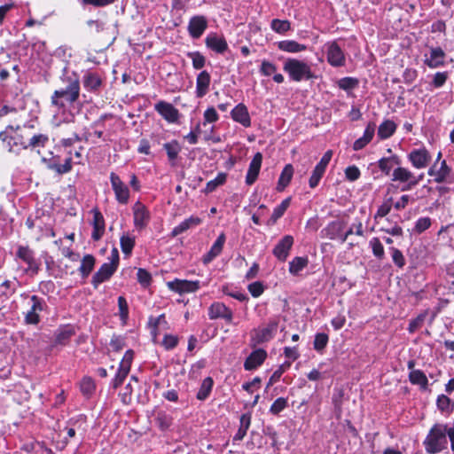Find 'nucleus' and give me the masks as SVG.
<instances>
[{
    "mask_svg": "<svg viewBox=\"0 0 454 454\" xmlns=\"http://www.w3.org/2000/svg\"><path fill=\"white\" fill-rule=\"evenodd\" d=\"M62 86L56 90L51 97V103L59 109L66 108L67 105H73L80 96V81L74 74H63L60 77Z\"/></svg>",
    "mask_w": 454,
    "mask_h": 454,
    "instance_id": "obj_1",
    "label": "nucleus"
},
{
    "mask_svg": "<svg viewBox=\"0 0 454 454\" xmlns=\"http://www.w3.org/2000/svg\"><path fill=\"white\" fill-rule=\"evenodd\" d=\"M27 131L28 128L26 126L8 125L4 130L0 132V140L8 152L19 154L27 149V137H29Z\"/></svg>",
    "mask_w": 454,
    "mask_h": 454,
    "instance_id": "obj_2",
    "label": "nucleus"
},
{
    "mask_svg": "<svg viewBox=\"0 0 454 454\" xmlns=\"http://www.w3.org/2000/svg\"><path fill=\"white\" fill-rule=\"evenodd\" d=\"M448 430V426L444 424H435L432 427L423 442L427 453L436 454L447 449Z\"/></svg>",
    "mask_w": 454,
    "mask_h": 454,
    "instance_id": "obj_3",
    "label": "nucleus"
},
{
    "mask_svg": "<svg viewBox=\"0 0 454 454\" xmlns=\"http://www.w3.org/2000/svg\"><path fill=\"white\" fill-rule=\"evenodd\" d=\"M283 70L288 74L290 79L294 82L315 78L310 66L307 62L297 59H286L283 66Z\"/></svg>",
    "mask_w": 454,
    "mask_h": 454,
    "instance_id": "obj_4",
    "label": "nucleus"
},
{
    "mask_svg": "<svg viewBox=\"0 0 454 454\" xmlns=\"http://www.w3.org/2000/svg\"><path fill=\"white\" fill-rule=\"evenodd\" d=\"M16 257L23 261L27 264V272H31L33 275H36L40 270V263L35 258V253L27 246H19Z\"/></svg>",
    "mask_w": 454,
    "mask_h": 454,
    "instance_id": "obj_5",
    "label": "nucleus"
},
{
    "mask_svg": "<svg viewBox=\"0 0 454 454\" xmlns=\"http://www.w3.org/2000/svg\"><path fill=\"white\" fill-rule=\"evenodd\" d=\"M277 328L278 323L272 321L264 328L253 330L251 333L252 346H256L271 340Z\"/></svg>",
    "mask_w": 454,
    "mask_h": 454,
    "instance_id": "obj_6",
    "label": "nucleus"
},
{
    "mask_svg": "<svg viewBox=\"0 0 454 454\" xmlns=\"http://www.w3.org/2000/svg\"><path fill=\"white\" fill-rule=\"evenodd\" d=\"M110 181L118 202L127 204L129 199V190L128 186L121 180L120 176L114 172L110 175Z\"/></svg>",
    "mask_w": 454,
    "mask_h": 454,
    "instance_id": "obj_7",
    "label": "nucleus"
},
{
    "mask_svg": "<svg viewBox=\"0 0 454 454\" xmlns=\"http://www.w3.org/2000/svg\"><path fill=\"white\" fill-rule=\"evenodd\" d=\"M207 27V20L203 15L192 17L188 24V32L193 39L200 38Z\"/></svg>",
    "mask_w": 454,
    "mask_h": 454,
    "instance_id": "obj_8",
    "label": "nucleus"
},
{
    "mask_svg": "<svg viewBox=\"0 0 454 454\" xmlns=\"http://www.w3.org/2000/svg\"><path fill=\"white\" fill-rule=\"evenodd\" d=\"M408 160L414 168H424L429 164L431 155L426 148L414 149L408 154Z\"/></svg>",
    "mask_w": 454,
    "mask_h": 454,
    "instance_id": "obj_9",
    "label": "nucleus"
},
{
    "mask_svg": "<svg viewBox=\"0 0 454 454\" xmlns=\"http://www.w3.org/2000/svg\"><path fill=\"white\" fill-rule=\"evenodd\" d=\"M168 287L180 294L195 292L200 288V281H189L176 278L167 283Z\"/></svg>",
    "mask_w": 454,
    "mask_h": 454,
    "instance_id": "obj_10",
    "label": "nucleus"
},
{
    "mask_svg": "<svg viewBox=\"0 0 454 454\" xmlns=\"http://www.w3.org/2000/svg\"><path fill=\"white\" fill-rule=\"evenodd\" d=\"M208 316L210 319L223 318L228 323H231L233 314L231 309L222 302H214L208 308Z\"/></svg>",
    "mask_w": 454,
    "mask_h": 454,
    "instance_id": "obj_11",
    "label": "nucleus"
},
{
    "mask_svg": "<svg viewBox=\"0 0 454 454\" xmlns=\"http://www.w3.org/2000/svg\"><path fill=\"white\" fill-rule=\"evenodd\" d=\"M293 245L294 238L291 235H286L278 242L272 253L279 261L285 262Z\"/></svg>",
    "mask_w": 454,
    "mask_h": 454,
    "instance_id": "obj_12",
    "label": "nucleus"
},
{
    "mask_svg": "<svg viewBox=\"0 0 454 454\" xmlns=\"http://www.w3.org/2000/svg\"><path fill=\"white\" fill-rule=\"evenodd\" d=\"M133 215L135 226L140 230L144 229L150 220V213L145 206L137 201L133 206Z\"/></svg>",
    "mask_w": 454,
    "mask_h": 454,
    "instance_id": "obj_13",
    "label": "nucleus"
},
{
    "mask_svg": "<svg viewBox=\"0 0 454 454\" xmlns=\"http://www.w3.org/2000/svg\"><path fill=\"white\" fill-rule=\"evenodd\" d=\"M327 60L333 67H342L345 64L344 53L336 42L327 45Z\"/></svg>",
    "mask_w": 454,
    "mask_h": 454,
    "instance_id": "obj_14",
    "label": "nucleus"
},
{
    "mask_svg": "<svg viewBox=\"0 0 454 454\" xmlns=\"http://www.w3.org/2000/svg\"><path fill=\"white\" fill-rule=\"evenodd\" d=\"M155 110L168 122H176L179 111L170 103L160 101L155 105Z\"/></svg>",
    "mask_w": 454,
    "mask_h": 454,
    "instance_id": "obj_15",
    "label": "nucleus"
},
{
    "mask_svg": "<svg viewBox=\"0 0 454 454\" xmlns=\"http://www.w3.org/2000/svg\"><path fill=\"white\" fill-rule=\"evenodd\" d=\"M116 270L117 269L110 263H104L92 277L91 284L94 288H98L101 283L108 280Z\"/></svg>",
    "mask_w": 454,
    "mask_h": 454,
    "instance_id": "obj_16",
    "label": "nucleus"
},
{
    "mask_svg": "<svg viewBox=\"0 0 454 454\" xmlns=\"http://www.w3.org/2000/svg\"><path fill=\"white\" fill-rule=\"evenodd\" d=\"M267 357V352L262 348L254 350L246 359L244 368L247 371H252L263 364Z\"/></svg>",
    "mask_w": 454,
    "mask_h": 454,
    "instance_id": "obj_17",
    "label": "nucleus"
},
{
    "mask_svg": "<svg viewBox=\"0 0 454 454\" xmlns=\"http://www.w3.org/2000/svg\"><path fill=\"white\" fill-rule=\"evenodd\" d=\"M262 161V155L261 153H256L253 157L246 176V184L252 185L257 179Z\"/></svg>",
    "mask_w": 454,
    "mask_h": 454,
    "instance_id": "obj_18",
    "label": "nucleus"
},
{
    "mask_svg": "<svg viewBox=\"0 0 454 454\" xmlns=\"http://www.w3.org/2000/svg\"><path fill=\"white\" fill-rule=\"evenodd\" d=\"M205 43L207 48L220 54L223 53L228 49L226 40L223 36L217 35L215 33L207 35L205 39Z\"/></svg>",
    "mask_w": 454,
    "mask_h": 454,
    "instance_id": "obj_19",
    "label": "nucleus"
},
{
    "mask_svg": "<svg viewBox=\"0 0 454 454\" xmlns=\"http://www.w3.org/2000/svg\"><path fill=\"white\" fill-rule=\"evenodd\" d=\"M225 240L226 237L223 232L218 236L210 250L203 256L202 262L204 264H208L222 253Z\"/></svg>",
    "mask_w": 454,
    "mask_h": 454,
    "instance_id": "obj_20",
    "label": "nucleus"
},
{
    "mask_svg": "<svg viewBox=\"0 0 454 454\" xmlns=\"http://www.w3.org/2000/svg\"><path fill=\"white\" fill-rule=\"evenodd\" d=\"M211 76L206 70L201 71L196 79V96L203 98L209 90Z\"/></svg>",
    "mask_w": 454,
    "mask_h": 454,
    "instance_id": "obj_21",
    "label": "nucleus"
},
{
    "mask_svg": "<svg viewBox=\"0 0 454 454\" xmlns=\"http://www.w3.org/2000/svg\"><path fill=\"white\" fill-rule=\"evenodd\" d=\"M93 231L91 238L94 240H99L105 231V220L103 215L97 209H93Z\"/></svg>",
    "mask_w": 454,
    "mask_h": 454,
    "instance_id": "obj_22",
    "label": "nucleus"
},
{
    "mask_svg": "<svg viewBox=\"0 0 454 454\" xmlns=\"http://www.w3.org/2000/svg\"><path fill=\"white\" fill-rule=\"evenodd\" d=\"M232 119L242 124L244 127H249L251 125L250 116L247 108L243 104H239L231 111Z\"/></svg>",
    "mask_w": 454,
    "mask_h": 454,
    "instance_id": "obj_23",
    "label": "nucleus"
},
{
    "mask_svg": "<svg viewBox=\"0 0 454 454\" xmlns=\"http://www.w3.org/2000/svg\"><path fill=\"white\" fill-rule=\"evenodd\" d=\"M445 53L441 47L430 49V57L426 59L425 63L431 68H436L443 65Z\"/></svg>",
    "mask_w": 454,
    "mask_h": 454,
    "instance_id": "obj_24",
    "label": "nucleus"
},
{
    "mask_svg": "<svg viewBox=\"0 0 454 454\" xmlns=\"http://www.w3.org/2000/svg\"><path fill=\"white\" fill-rule=\"evenodd\" d=\"M401 160L397 155L390 157H383L378 161L379 168L387 176H388L395 166H399Z\"/></svg>",
    "mask_w": 454,
    "mask_h": 454,
    "instance_id": "obj_25",
    "label": "nucleus"
},
{
    "mask_svg": "<svg viewBox=\"0 0 454 454\" xmlns=\"http://www.w3.org/2000/svg\"><path fill=\"white\" fill-rule=\"evenodd\" d=\"M47 168L54 170L59 175L68 173L72 169V158H67L64 164H60L56 159H52L47 162Z\"/></svg>",
    "mask_w": 454,
    "mask_h": 454,
    "instance_id": "obj_26",
    "label": "nucleus"
},
{
    "mask_svg": "<svg viewBox=\"0 0 454 454\" xmlns=\"http://www.w3.org/2000/svg\"><path fill=\"white\" fill-rule=\"evenodd\" d=\"M277 46L280 51L290 53L301 52L307 49V46L305 44L299 43L294 40L280 41L277 43Z\"/></svg>",
    "mask_w": 454,
    "mask_h": 454,
    "instance_id": "obj_27",
    "label": "nucleus"
},
{
    "mask_svg": "<svg viewBox=\"0 0 454 454\" xmlns=\"http://www.w3.org/2000/svg\"><path fill=\"white\" fill-rule=\"evenodd\" d=\"M411 178H413V173L403 167L395 168L392 174V181H398L404 184H410Z\"/></svg>",
    "mask_w": 454,
    "mask_h": 454,
    "instance_id": "obj_28",
    "label": "nucleus"
},
{
    "mask_svg": "<svg viewBox=\"0 0 454 454\" xmlns=\"http://www.w3.org/2000/svg\"><path fill=\"white\" fill-rule=\"evenodd\" d=\"M409 380L413 385H419L422 390H427L428 380L426 374L420 370H412L409 373Z\"/></svg>",
    "mask_w": 454,
    "mask_h": 454,
    "instance_id": "obj_29",
    "label": "nucleus"
},
{
    "mask_svg": "<svg viewBox=\"0 0 454 454\" xmlns=\"http://www.w3.org/2000/svg\"><path fill=\"white\" fill-rule=\"evenodd\" d=\"M74 333L75 332L73 326L66 325L57 331L55 342L59 345H66Z\"/></svg>",
    "mask_w": 454,
    "mask_h": 454,
    "instance_id": "obj_30",
    "label": "nucleus"
},
{
    "mask_svg": "<svg viewBox=\"0 0 454 454\" xmlns=\"http://www.w3.org/2000/svg\"><path fill=\"white\" fill-rule=\"evenodd\" d=\"M83 86L91 91H96L102 85V80L98 74L95 73H88L83 76Z\"/></svg>",
    "mask_w": 454,
    "mask_h": 454,
    "instance_id": "obj_31",
    "label": "nucleus"
},
{
    "mask_svg": "<svg viewBox=\"0 0 454 454\" xmlns=\"http://www.w3.org/2000/svg\"><path fill=\"white\" fill-rule=\"evenodd\" d=\"M163 148L167 153L168 160L174 165L179 153L182 150L180 144L177 140H172L170 142L165 143L163 145Z\"/></svg>",
    "mask_w": 454,
    "mask_h": 454,
    "instance_id": "obj_32",
    "label": "nucleus"
},
{
    "mask_svg": "<svg viewBox=\"0 0 454 454\" xmlns=\"http://www.w3.org/2000/svg\"><path fill=\"white\" fill-rule=\"evenodd\" d=\"M293 166L291 164L286 165L278 182L277 190L278 192H282L289 184L293 177Z\"/></svg>",
    "mask_w": 454,
    "mask_h": 454,
    "instance_id": "obj_33",
    "label": "nucleus"
},
{
    "mask_svg": "<svg viewBox=\"0 0 454 454\" xmlns=\"http://www.w3.org/2000/svg\"><path fill=\"white\" fill-rule=\"evenodd\" d=\"M291 203V198L288 197L285 199L280 205L274 208L273 213L269 219L267 224L273 225L277 223V221L283 216L288 207Z\"/></svg>",
    "mask_w": 454,
    "mask_h": 454,
    "instance_id": "obj_34",
    "label": "nucleus"
},
{
    "mask_svg": "<svg viewBox=\"0 0 454 454\" xmlns=\"http://www.w3.org/2000/svg\"><path fill=\"white\" fill-rule=\"evenodd\" d=\"M96 259L91 254H86L82 260V263L79 267V271L82 278H86L91 273L94 269Z\"/></svg>",
    "mask_w": 454,
    "mask_h": 454,
    "instance_id": "obj_35",
    "label": "nucleus"
},
{
    "mask_svg": "<svg viewBox=\"0 0 454 454\" xmlns=\"http://www.w3.org/2000/svg\"><path fill=\"white\" fill-rule=\"evenodd\" d=\"M200 223V219L199 217L191 216L184 221H183L180 224L176 226L172 231V236L176 237L180 235L181 233L186 231L192 226L199 225Z\"/></svg>",
    "mask_w": 454,
    "mask_h": 454,
    "instance_id": "obj_36",
    "label": "nucleus"
},
{
    "mask_svg": "<svg viewBox=\"0 0 454 454\" xmlns=\"http://www.w3.org/2000/svg\"><path fill=\"white\" fill-rule=\"evenodd\" d=\"M395 123L393 121L387 120L379 126L378 136L381 139H387L395 133Z\"/></svg>",
    "mask_w": 454,
    "mask_h": 454,
    "instance_id": "obj_37",
    "label": "nucleus"
},
{
    "mask_svg": "<svg viewBox=\"0 0 454 454\" xmlns=\"http://www.w3.org/2000/svg\"><path fill=\"white\" fill-rule=\"evenodd\" d=\"M437 408L447 414H450L454 410V402L445 395H440L436 400Z\"/></svg>",
    "mask_w": 454,
    "mask_h": 454,
    "instance_id": "obj_38",
    "label": "nucleus"
},
{
    "mask_svg": "<svg viewBox=\"0 0 454 454\" xmlns=\"http://www.w3.org/2000/svg\"><path fill=\"white\" fill-rule=\"evenodd\" d=\"M309 263L307 257H294L289 262V272L294 276L298 275Z\"/></svg>",
    "mask_w": 454,
    "mask_h": 454,
    "instance_id": "obj_39",
    "label": "nucleus"
},
{
    "mask_svg": "<svg viewBox=\"0 0 454 454\" xmlns=\"http://www.w3.org/2000/svg\"><path fill=\"white\" fill-rule=\"evenodd\" d=\"M213 385H214V381L211 377L205 378L201 383V386H200L198 393H197V395H196L197 398L200 401L206 400L208 397V395L212 390Z\"/></svg>",
    "mask_w": 454,
    "mask_h": 454,
    "instance_id": "obj_40",
    "label": "nucleus"
},
{
    "mask_svg": "<svg viewBox=\"0 0 454 454\" xmlns=\"http://www.w3.org/2000/svg\"><path fill=\"white\" fill-rule=\"evenodd\" d=\"M345 227L344 223L334 221L332 222L325 229L326 236L330 239H334L343 231Z\"/></svg>",
    "mask_w": 454,
    "mask_h": 454,
    "instance_id": "obj_41",
    "label": "nucleus"
},
{
    "mask_svg": "<svg viewBox=\"0 0 454 454\" xmlns=\"http://www.w3.org/2000/svg\"><path fill=\"white\" fill-rule=\"evenodd\" d=\"M172 417L164 411H159L155 418L156 425L162 431L168 429L172 425Z\"/></svg>",
    "mask_w": 454,
    "mask_h": 454,
    "instance_id": "obj_42",
    "label": "nucleus"
},
{
    "mask_svg": "<svg viewBox=\"0 0 454 454\" xmlns=\"http://www.w3.org/2000/svg\"><path fill=\"white\" fill-rule=\"evenodd\" d=\"M86 422V417L84 415H80L77 418L71 419L68 423L72 426V427L67 428V434L69 437H74L75 435V427H77L78 430H84L82 426Z\"/></svg>",
    "mask_w": 454,
    "mask_h": 454,
    "instance_id": "obj_43",
    "label": "nucleus"
},
{
    "mask_svg": "<svg viewBox=\"0 0 454 454\" xmlns=\"http://www.w3.org/2000/svg\"><path fill=\"white\" fill-rule=\"evenodd\" d=\"M270 27L278 34H285L291 29V23L287 20L274 19L271 20Z\"/></svg>",
    "mask_w": 454,
    "mask_h": 454,
    "instance_id": "obj_44",
    "label": "nucleus"
},
{
    "mask_svg": "<svg viewBox=\"0 0 454 454\" xmlns=\"http://www.w3.org/2000/svg\"><path fill=\"white\" fill-rule=\"evenodd\" d=\"M227 174L218 173L217 176L207 183L204 192L210 193L214 192L218 186L223 185L226 182Z\"/></svg>",
    "mask_w": 454,
    "mask_h": 454,
    "instance_id": "obj_45",
    "label": "nucleus"
},
{
    "mask_svg": "<svg viewBox=\"0 0 454 454\" xmlns=\"http://www.w3.org/2000/svg\"><path fill=\"white\" fill-rule=\"evenodd\" d=\"M48 141V137L43 134L33 135L31 137H27V149L28 147H40L44 146Z\"/></svg>",
    "mask_w": 454,
    "mask_h": 454,
    "instance_id": "obj_46",
    "label": "nucleus"
},
{
    "mask_svg": "<svg viewBox=\"0 0 454 454\" xmlns=\"http://www.w3.org/2000/svg\"><path fill=\"white\" fill-rule=\"evenodd\" d=\"M428 314V310H424L421 312L416 318L411 320L408 327V331L412 333L419 328H420L426 320V317Z\"/></svg>",
    "mask_w": 454,
    "mask_h": 454,
    "instance_id": "obj_47",
    "label": "nucleus"
},
{
    "mask_svg": "<svg viewBox=\"0 0 454 454\" xmlns=\"http://www.w3.org/2000/svg\"><path fill=\"white\" fill-rule=\"evenodd\" d=\"M291 366V362H285L281 364L271 375L267 384V387L272 386L274 383L279 380L282 374Z\"/></svg>",
    "mask_w": 454,
    "mask_h": 454,
    "instance_id": "obj_48",
    "label": "nucleus"
},
{
    "mask_svg": "<svg viewBox=\"0 0 454 454\" xmlns=\"http://www.w3.org/2000/svg\"><path fill=\"white\" fill-rule=\"evenodd\" d=\"M120 242L122 252L127 255L130 254L135 246V239L128 235H122Z\"/></svg>",
    "mask_w": 454,
    "mask_h": 454,
    "instance_id": "obj_49",
    "label": "nucleus"
},
{
    "mask_svg": "<svg viewBox=\"0 0 454 454\" xmlns=\"http://www.w3.org/2000/svg\"><path fill=\"white\" fill-rule=\"evenodd\" d=\"M370 246L372 249V254L375 257H377L380 260L384 258V247L378 238H372L370 240Z\"/></svg>",
    "mask_w": 454,
    "mask_h": 454,
    "instance_id": "obj_50",
    "label": "nucleus"
},
{
    "mask_svg": "<svg viewBox=\"0 0 454 454\" xmlns=\"http://www.w3.org/2000/svg\"><path fill=\"white\" fill-rule=\"evenodd\" d=\"M325 172V169L319 167V166H316L313 172H312V175L309 180V187L310 188H316L318 184H319V181L320 179L322 178V176H324Z\"/></svg>",
    "mask_w": 454,
    "mask_h": 454,
    "instance_id": "obj_51",
    "label": "nucleus"
},
{
    "mask_svg": "<svg viewBox=\"0 0 454 454\" xmlns=\"http://www.w3.org/2000/svg\"><path fill=\"white\" fill-rule=\"evenodd\" d=\"M187 56L192 60V67L195 69H201L205 66L206 59L200 52H188Z\"/></svg>",
    "mask_w": 454,
    "mask_h": 454,
    "instance_id": "obj_52",
    "label": "nucleus"
},
{
    "mask_svg": "<svg viewBox=\"0 0 454 454\" xmlns=\"http://www.w3.org/2000/svg\"><path fill=\"white\" fill-rule=\"evenodd\" d=\"M450 173V168L448 167L446 160H442L441 162V167L437 170L436 177H434V182L436 183H443L446 181L447 177Z\"/></svg>",
    "mask_w": 454,
    "mask_h": 454,
    "instance_id": "obj_53",
    "label": "nucleus"
},
{
    "mask_svg": "<svg viewBox=\"0 0 454 454\" xmlns=\"http://www.w3.org/2000/svg\"><path fill=\"white\" fill-rule=\"evenodd\" d=\"M358 85V80L353 77H344L338 82V86L341 90H353Z\"/></svg>",
    "mask_w": 454,
    "mask_h": 454,
    "instance_id": "obj_54",
    "label": "nucleus"
},
{
    "mask_svg": "<svg viewBox=\"0 0 454 454\" xmlns=\"http://www.w3.org/2000/svg\"><path fill=\"white\" fill-rule=\"evenodd\" d=\"M118 307L120 317L125 324L129 317V306L126 299L123 296L118 297Z\"/></svg>",
    "mask_w": 454,
    "mask_h": 454,
    "instance_id": "obj_55",
    "label": "nucleus"
},
{
    "mask_svg": "<svg viewBox=\"0 0 454 454\" xmlns=\"http://www.w3.org/2000/svg\"><path fill=\"white\" fill-rule=\"evenodd\" d=\"M328 335L325 333H317L314 340V348L321 352L328 343Z\"/></svg>",
    "mask_w": 454,
    "mask_h": 454,
    "instance_id": "obj_56",
    "label": "nucleus"
},
{
    "mask_svg": "<svg viewBox=\"0 0 454 454\" xmlns=\"http://www.w3.org/2000/svg\"><path fill=\"white\" fill-rule=\"evenodd\" d=\"M286 406H287V400L284 397H278L271 404L270 411L272 414L277 415V414L280 413Z\"/></svg>",
    "mask_w": 454,
    "mask_h": 454,
    "instance_id": "obj_57",
    "label": "nucleus"
},
{
    "mask_svg": "<svg viewBox=\"0 0 454 454\" xmlns=\"http://www.w3.org/2000/svg\"><path fill=\"white\" fill-rule=\"evenodd\" d=\"M277 71V67L272 62L262 60L260 67V73L264 76H270Z\"/></svg>",
    "mask_w": 454,
    "mask_h": 454,
    "instance_id": "obj_58",
    "label": "nucleus"
},
{
    "mask_svg": "<svg viewBox=\"0 0 454 454\" xmlns=\"http://www.w3.org/2000/svg\"><path fill=\"white\" fill-rule=\"evenodd\" d=\"M392 254V260L398 268H403L405 265V259L403 253L395 247L390 248Z\"/></svg>",
    "mask_w": 454,
    "mask_h": 454,
    "instance_id": "obj_59",
    "label": "nucleus"
},
{
    "mask_svg": "<svg viewBox=\"0 0 454 454\" xmlns=\"http://www.w3.org/2000/svg\"><path fill=\"white\" fill-rule=\"evenodd\" d=\"M137 281L143 286H147L150 285L152 281L151 274L145 269H138L137 273Z\"/></svg>",
    "mask_w": 454,
    "mask_h": 454,
    "instance_id": "obj_60",
    "label": "nucleus"
},
{
    "mask_svg": "<svg viewBox=\"0 0 454 454\" xmlns=\"http://www.w3.org/2000/svg\"><path fill=\"white\" fill-rule=\"evenodd\" d=\"M110 346L114 351L119 352L126 346L125 338L114 335L110 341Z\"/></svg>",
    "mask_w": 454,
    "mask_h": 454,
    "instance_id": "obj_61",
    "label": "nucleus"
},
{
    "mask_svg": "<svg viewBox=\"0 0 454 454\" xmlns=\"http://www.w3.org/2000/svg\"><path fill=\"white\" fill-rule=\"evenodd\" d=\"M392 198H389L387 201H385L380 207L375 215V218L377 217H384L386 216L391 210L392 207Z\"/></svg>",
    "mask_w": 454,
    "mask_h": 454,
    "instance_id": "obj_62",
    "label": "nucleus"
},
{
    "mask_svg": "<svg viewBox=\"0 0 454 454\" xmlns=\"http://www.w3.org/2000/svg\"><path fill=\"white\" fill-rule=\"evenodd\" d=\"M431 225V219L429 217H421L419 218L415 224V231L418 233H421L424 231L427 230Z\"/></svg>",
    "mask_w": 454,
    "mask_h": 454,
    "instance_id": "obj_63",
    "label": "nucleus"
},
{
    "mask_svg": "<svg viewBox=\"0 0 454 454\" xmlns=\"http://www.w3.org/2000/svg\"><path fill=\"white\" fill-rule=\"evenodd\" d=\"M343 395L344 392L342 389H335L333 395V403L335 407V410L338 411L339 412L341 411Z\"/></svg>",
    "mask_w": 454,
    "mask_h": 454,
    "instance_id": "obj_64",
    "label": "nucleus"
}]
</instances>
